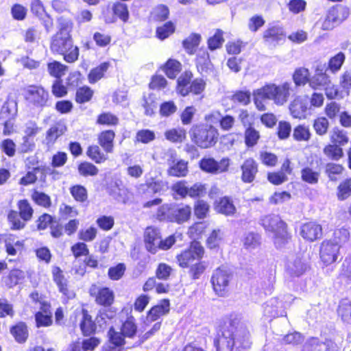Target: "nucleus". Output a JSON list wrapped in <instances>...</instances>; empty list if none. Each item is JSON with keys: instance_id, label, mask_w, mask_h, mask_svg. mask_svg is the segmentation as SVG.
Instances as JSON below:
<instances>
[{"instance_id": "obj_14", "label": "nucleus", "mask_w": 351, "mask_h": 351, "mask_svg": "<svg viewBox=\"0 0 351 351\" xmlns=\"http://www.w3.org/2000/svg\"><path fill=\"white\" fill-rule=\"evenodd\" d=\"M18 116V104L12 99H8L0 109V123L3 125V134L9 136L14 132V123Z\"/></svg>"}, {"instance_id": "obj_29", "label": "nucleus", "mask_w": 351, "mask_h": 351, "mask_svg": "<svg viewBox=\"0 0 351 351\" xmlns=\"http://www.w3.org/2000/svg\"><path fill=\"white\" fill-rule=\"evenodd\" d=\"M308 109L306 100L301 96L295 97L289 104L290 114L295 119H305Z\"/></svg>"}, {"instance_id": "obj_54", "label": "nucleus", "mask_w": 351, "mask_h": 351, "mask_svg": "<svg viewBox=\"0 0 351 351\" xmlns=\"http://www.w3.org/2000/svg\"><path fill=\"white\" fill-rule=\"evenodd\" d=\"M336 196L339 201L351 197V178H346L339 182L336 189Z\"/></svg>"}, {"instance_id": "obj_44", "label": "nucleus", "mask_w": 351, "mask_h": 351, "mask_svg": "<svg viewBox=\"0 0 351 351\" xmlns=\"http://www.w3.org/2000/svg\"><path fill=\"white\" fill-rule=\"evenodd\" d=\"M329 139L330 143L338 145L341 147L349 143L348 132L338 127H335L332 129L329 135Z\"/></svg>"}, {"instance_id": "obj_32", "label": "nucleus", "mask_w": 351, "mask_h": 351, "mask_svg": "<svg viewBox=\"0 0 351 351\" xmlns=\"http://www.w3.org/2000/svg\"><path fill=\"white\" fill-rule=\"evenodd\" d=\"M263 39L268 44H277L285 39L286 35L283 29L278 26H271L267 28L263 33Z\"/></svg>"}, {"instance_id": "obj_57", "label": "nucleus", "mask_w": 351, "mask_h": 351, "mask_svg": "<svg viewBox=\"0 0 351 351\" xmlns=\"http://www.w3.org/2000/svg\"><path fill=\"white\" fill-rule=\"evenodd\" d=\"M210 206L204 199H197L193 204V213L195 217L198 219H204L209 215Z\"/></svg>"}, {"instance_id": "obj_35", "label": "nucleus", "mask_w": 351, "mask_h": 351, "mask_svg": "<svg viewBox=\"0 0 351 351\" xmlns=\"http://www.w3.org/2000/svg\"><path fill=\"white\" fill-rule=\"evenodd\" d=\"M99 144H92L87 147L86 156L95 164L104 163L108 158L107 154Z\"/></svg>"}, {"instance_id": "obj_46", "label": "nucleus", "mask_w": 351, "mask_h": 351, "mask_svg": "<svg viewBox=\"0 0 351 351\" xmlns=\"http://www.w3.org/2000/svg\"><path fill=\"white\" fill-rule=\"evenodd\" d=\"M310 78V71L305 67L296 68L292 74V80L296 87L304 86L309 83Z\"/></svg>"}, {"instance_id": "obj_63", "label": "nucleus", "mask_w": 351, "mask_h": 351, "mask_svg": "<svg viewBox=\"0 0 351 351\" xmlns=\"http://www.w3.org/2000/svg\"><path fill=\"white\" fill-rule=\"evenodd\" d=\"M329 121L325 117H317L313 121V128L318 136H324L329 129Z\"/></svg>"}, {"instance_id": "obj_23", "label": "nucleus", "mask_w": 351, "mask_h": 351, "mask_svg": "<svg viewBox=\"0 0 351 351\" xmlns=\"http://www.w3.org/2000/svg\"><path fill=\"white\" fill-rule=\"evenodd\" d=\"M213 209L217 215L226 217H234L237 213V208L233 198L230 195H223L213 202Z\"/></svg>"}, {"instance_id": "obj_9", "label": "nucleus", "mask_w": 351, "mask_h": 351, "mask_svg": "<svg viewBox=\"0 0 351 351\" xmlns=\"http://www.w3.org/2000/svg\"><path fill=\"white\" fill-rule=\"evenodd\" d=\"M261 224L266 231L273 233L274 243L278 247L285 245L292 239L287 223L278 215H265L261 219Z\"/></svg>"}, {"instance_id": "obj_34", "label": "nucleus", "mask_w": 351, "mask_h": 351, "mask_svg": "<svg viewBox=\"0 0 351 351\" xmlns=\"http://www.w3.org/2000/svg\"><path fill=\"white\" fill-rule=\"evenodd\" d=\"M110 67V62L106 61L101 62L97 66L91 69L87 75L88 82L91 84L97 83L105 77L106 73Z\"/></svg>"}, {"instance_id": "obj_3", "label": "nucleus", "mask_w": 351, "mask_h": 351, "mask_svg": "<svg viewBox=\"0 0 351 351\" xmlns=\"http://www.w3.org/2000/svg\"><path fill=\"white\" fill-rule=\"evenodd\" d=\"M205 250L202 243L193 240L189 246L176 256V261L181 269H188V274L193 280L199 279L206 272L208 264L202 261Z\"/></svg>"}, {"instance_id": "obj_5", "label": "nucleus", "mask_w": 351, "mask_h": 351, "mask_svg": "<svg viewBox=\"0 0 351 351\" xmlns=\"http://www.w3.org/2000/svg\"><path fill=\"white\" fill-rule=\"evenodd\" d=\"M292 92L293 88L289 82L280 84H266L253 92L254 103L258 110L265 111L264 100H272L276 105L282 106L289 100Z\"/></svg>"}, {"instance_id": "obj_39", "label": "nucleus", "mask_w": 351, "mask_h": 351, "mask_svg": "<svg viewBox=\"0 0 351 351\" xmlns=\"http://www.w3.org/2000/svg\"><path fill=\"white\" fill-rule=\"evenodd\" d=\"M329 75L322 69L317 68L314 75L310 78L309 86L313 90H320L327 84Z\"/></svg>"}, {"instance_id": "obj_17", "label": "nucleus", "mask_w": 351, "mask_h": 351, "mask_svg": "<svg viewBox=\"0 0 351 351\" xmlns=\"http://www.w3.org/2000/svg\"><path fill=\"white\" fill-rule=\"evenodd\" d=\"M232 275L223 268H217L210 279L212 287L215 293L219 297L226 296L230 291Z\"/></svg>"}, {"instance_id": "obj_18", "label": "nucleus", "mask_w": 351, "mask_h": 351, "mask_svg": "<svg viewBox=\"0 0 351 351\" xmlns=\"http://www.w3.org/2000/svg\"><path fill=\"white\" fill-rule=\"evenodd\" d=\"M199 169L204 173L218 175L228 171L230 160L228 158H222L219 161L213 157H203L198 162Z\"/></svg>"}, {"instance_id": "obj_60", "label": "nucleus", "mask_w": 351, "mask_h": 351, "mask_svg": "<svg viewBox=\"0 0 351 351\" xmlns=\"http://www.w3.org/2000/svg\"><path fill=\"white\" fill-rule=\"evenodd\" d=\"M344 171V167L341 164L328 162L325 166V173L330 181H336Z\"/></svg>"}, {"instance_id": "obj_37", "label": "nucleus", "mask_w": 351, "mask_h": 351, "mask_svg": "<svg viewBox=\"0 0 351 351\" xmlns=\"http://www.w3.org/2000/svg\"><path fill=\"white\" fill-rule=\"evenodd\" d=\"M94 94L93 89L87 85H83L75 89L74 100L79 105L88 104L92 101Z\"/></svg>"}, {"instance_id": "obj_48", "label": "nucleus", "mask_w": 351, "mask_h": 351, "mask_svg": "<svg viewBox=\"0 0 351 351\" xmlns=\"http://www.w3.org/2000/svg\"><path fill=\"white\" fill-rule=\"evenodd\" d=\"M176 29V26L172 21H167L162 25L158 26L156 28L155 36L160 40H164L173 35Z\"/></svg>"}, {"instance_id": "obj_8", "label": "nucleus", "mask_w": 351, "mask_h": 351, "mask_svg": "<svg viewBox=\"0 0 351 351\" xmlns=\"http://www.w3.org/2000/svg\"><path fill=\"white\" fill-rule=\"evenodd\" d=\"M189 135L192 143L201 149L215 147L219 140L218 129L207 123L193 125L189 130Z\"/></svg>"}, {"instance_id": "obj_61", "label": "nucleus", "mask_w": 351, "mask_h": 351, "mask_svg": "<svg viewBox=\"0 0 351 351\" xmlns=\"http://www.w3.org/2000/svg\"><path fill=\"white\" fill-rule=\"evenodd\" d=\"M23 278V272L21 270L12 269L9 271L8 275L3 278V282L8 288H13L17 285Z\"/></svg>"}, {"instance_id": "obj_7", "label": "nucleus", "mask_w": 351, "mask_h": 351, "mask_svg": "<svg viewBox=\"0 0 351 351\" xmlns=\"http://www.w3.org/2000/svg\"><path fill=\"white\" fill-rule=\"evenodd\" d=\"M349 232L344 228L336 230L335 241L325 239L322 241L319 250L320 262L326 267L335 263L340 255L341 244L348 241Z\"/></svg>"}, {"instance_id": "obj_6", "label": "nucleus", "mask_w": 351, "mask_h": 351, "mask_svg": "<svg viewBox=\"0 0 351 351\" xmlns=\"http://www.w3.org/2000/svg\"><path fill=\"white\" fill-rule=\"evenodd\" d=\"M89 295L94 299L97 305L103 307L96 315L99 324H107L108 321L114 319L118 313V309L112 306L115 302V294L108 287H99L92 284L88 289Z\"/></svg>"}, {"instance_id": "obj_47", "label": "nucleus", "mask_w": 351, "mask_h": 351, "mask_svg": "<svg viewBox=\"0 0 351 351\" xmlns=\"http://www.w3.org/2000/svg\"><path fill=\"white\" fill-rule=\"evenodd\" d=\"M31 199L36 206L40 208L47 210L52 206L51 197L45 192L34 190L31 194Z\"/></svg>"}, {"instance_id": "obj_36", "label": "nucleus", "mask_w": 351, "mask_h": 351, "mask_svg": "<svg viewBox=\"0 0 351 351\" xmlns=\"http://www.w3.org/2000/svg\"><path fill=\"white\" fill-rule=\"evenodd\" d=\"M14 235L10 234L4 241L5 251L8 256H15L18 252L21 253L25 249L24 240L14 241Z\"/></svg>"}, {"instance_id": "obj_10", "label": "nucleus", "mask_w": 351, "mask_h": 351, "mask_svg": "<svg viewBox=\"0 0 351 351\" xmlns=\"http://www.w3.org/2000/svg\"><path fill=\"white\" fill-rule=\"evenodd\" d=\"M143 242L146 250L152 254H155L159 250H170L176 243V237L173 234L162 239L158 228L148 226L143 233Z\"/></svg>"}, {"instance_id": "obj_16", "label": "nucleus", "mask_w": 351, "mask_h": 351, "mask_svg": "<svg viewBox=\"0 0 351 351\" xmlns=\"http://www.w3.org/2000/svg\"><path fill=\"white\" fill-rule=\"evenodd\" d=\"M51 276L58 292L61 293L63 303H68L69 301L76 297L75 291L71 288L69 281L65 277L63 270L59 266L54 265L52 267Z\"/></svg>"}, {"instance_id": "obj_50", "label": "nucleus", "mask_w": 351, "mask_h": 351, "mask_svg": "<svg viewBox=\"0 0 351 351\" xmlns=\"http://www.w3.org/2000/svg\"><path fill=\"white\" fill-rule=\"evenodd\" d=\"M96 124L102 126L116 127L119 124V118L110 112H103L97 115Z\"/></svg>"}, {"instance_id": "obj_58", "label": "nucleus", "mask_w": 351, "mask_h": 351, "mask_svg": "<svg viewBox=\"0 0 351 351\" xmlns=\"http://www.w3.org/2000/svg\"><path fill=\"white\" fill-rule=\"evenodd\" d=\"M320 178V171L313 170L311 167L306 166L301 169L302 180L309 184H317Z\"/></svg>"}, {"instance_id": "obj_49", "label": "nucleus", "mask_w": 351, "mask_h": 351, "mask_svg": "<svg viewBox=\"0 0 351 351\" xmlns=\"http://www.w3.org/2000/svg\"><path fill=\"white\" fill-rule=\"evenodd\" d=\"M188 164L184 160H178L168 168V175L176 178L185 177L189 173Z\"/></svg>"}, {"instance_id": "obj_53", "label": "nucleus", "mask_w": 351, "mask_h": 351, "mask_svg": "<svg viewBox=\"0 0 351 351\" xmlns=\"http://www.w3.org/2000/svg\"><path fill=\"white\" fill-rule=\"evenodd\" d=\"M77 172L82 177H94L99 173V169L91 162L82 161L77 166Z\"/></svg>"}, {"instance_id": "obj_52", "label": "nucleus", "mask_w": 351, "mask_h": 351, "mask_svg": "<svg viewBox=\"0 0 351 351\" xmlns=\"http://www.w3.org/2000/svg\"><path fill=\"white\" fill-rule=\"evenodd\" d=\"M261 138L259 131L255 129L254 125H249L244 130V142L247 147H254Z\"/></svg>"}, {"instance_id": "obj_20", "label": "nucleus", "mask_w": 351, "mask_h": 351, "mask_svg": "<svg viewBox=\"0 0 351 351\" xmlns=\"http://www.w3.org/2000/svg\"><path fill=\"white\" fill-rule=\"evenodd\" d=\"M162 199L155 197L145 201L142 207L145 209H151L154 206H158L154 217L159 221H171L173 205L171 204H162Z\"/></svg>"}, {"instance_id": "obj_2", "label": "nucleus", "mask_w": 351, "mask_h": 351, "mask_svg": "<svg viewBox=\"0 0 351 351\" xmlns=\"http://www.w3.org/2000/svg\"><path fill=\"white\" fill-rule=\"evenodd\" d=\"M57 21L58 29L51 38L49 49L52 53L62 56L66 62L73 63L80 56V49L72 37L73 22L64 16L58 18Z\"/></svg>"}, {"instance_id": "obj_45", "label": "nucleus", "mask_w": 351, "mask_h": 351, "mask_svg": "<svg viewBox=\"0 0 351 351\" xmlns=\"http://www.w3.org/2000/svg\"><path fill=\"white\" fill-rule=\"evenodd\" d=\"M197 70L201 72H207L211 67V61L209 53L206 49H200L195 60Z\"/></svg>"}, {"instance_id": "obj_59", "label": "nucleus", "mask_w": 351, "mask_h": 351, "mask_svg": "<svg viewBox=\"0 0 351 351\" xmlns=\"http://www.w3.org/2000/svg\"><path fill=\"white\" fill-rule=\"evenodd\" d=\"M323 153L331 160H339L343 156V148L332 143L324 147Z\"/></svg>"}, {"instance_id": "obj_33", "label": "nucleus", "mask_w": 351, "mask_h": 351, "mask_svg": "<svg viewBox=\"0 0 351 351\" xmlns=\"http://www.w3.org/2000/svg\"><path fill=\"white\" fill-rule=\"evenodd\" d=\"M66 131V127L59 123L51 125L46 132L45 144L48 147L54 145L57 140L62 136Z\"/></svg>"}, {"instance_id": "obj_11", "label": "nucleus", "mask_w": 351, "mask_h": 351, "mask_svg": "<svg viewBox=\"0 0 351 351\" xmlns=\"http://www.w3.org/2000/svg\"><path fill=\"white\" fill-rule=\"evenodd\" d=\"M17 210L10 209L7 214V221L10 229L14 231L21 230L30 221L34 215V209L30 202L26 199H21L16 202Z\"/></svg>"}, {"instance_id": "obj_64", "label": "nucleus", "mask_w": 351, "mask_h": 351, "mask_svg": "<svg viewBox=\"0 0 351 351\" xmlns=\"http://www.w3.org/2000/svg\"><path fill=\"white\" fill-rule=\"evenodd\" d=\"M55 222L56 217L47 213H42L35 221L36 229L39 231L45 230Z\"/></svg>"}, {"instance_id": "obj_38", "label": "nucleus", "mask_w": 351, "mask_h": 351, "mask_svg": "<svg viewBox=\"0 0 351 351\" xmlns=\"http://www.w3.org/2000/svg\"><path fill=\"white\" fill-rule=\"evenodd\" d=\"M182 69V63L173 58H169L162 66V70L165 74L171 80H174Z\"/></svg>"}, {"instance_id": "obj_1", "label": "nucleus", "mask_w": 351, "mask_h": 351, "mask_svg": "<svg viewBox=\"0 0 351 351\" xmlns=\"http://www.w3.org/2000/svg\"><path fill=\"white\" fill-rule=\"evenodd\" d=\"M240 319L237 315L230 314L219 322L213 345L216 351H245L250 348V333L237 335Z\"/></svg>"}, {"instance_id": "obj_31", "label": "nucleus", "mask_w": 351, "mask_h": 351, "mask_svg": "<svg viewBox=\"0 0 351 351\" xmlns=\"http://www.w3.org/2000/svg\"><path fill=\"white\" fill-rule=\"evenodd\" d=\"M10 333L14 341L23 344L27 342L29 337V328L26 322L19 321L10 327Z\"/></svg>"}, {"instance_id": "obj_51", "label": "nucleus", "mask_w": 351, "mask_h": 351, "mask_svg": "<svg viewBox=\"0 0 351 351\" xmlns=\"http://www.w3.org/2000/svg\"><path fill=\"white\" fill-rule=\"evenodd\" d=\"M69 192L73 199L78 203L84 204L88 202V193L85 186L74 184L70 186Z\"/></svg>"}, {"instance_id": "obj_30", "label": "nucleus", "mask_w": 351, "mask_h": 351, "mask_svg": "<svg viewBox=\"0 0 351 351\" xmlns=\"http://www.w3.org/2000/svg\"><path fill=\"white\" fill-rule=\"evenodd\" d=\"M115 137L116 133L113 130L107 129L102 130L97 134V143L106 153H112Z\"/></svg>"}, {"instance_id": "obj_19", "label": "nucleus", "mask_w": 351, "mask_h": 351, "mask_svg": "<svg viewBox=\"0 0 351 351\" xmlns=\"http://www.w3.org/2000/svg\"><path fill=\"white\" fill-rule=\"evenodd\" d=\"M294 173V165L290 158H285L280 165V168L278 171H271L267 173L266 177L267 181L274 185H280L288 180V176L293 175Z\"/></svg>"}, {"instance_id": "obj_42", "label": "nucleus", "mask_w": 351, "mask_h": 351, "mask_svg": "<svg viewBox=\"0 0 351 351\" xmlns=\"http://www.w3.org/2000/svg\"><path fill=\"white\" fill-rule=\"evenodd\" d=\"M292 136L296 142H308L312 134L308 125L300 123L293 128Z\"/></svg>"}, {"instance_id": "obj_12", "label": "nucleus", "mask_w": 351, "mask_h": 351, "mask_svg": "<svg viewBox=\"0 0 351 351\" xmlns=\"http://www.w3.org/2000/svg\"><path fill=\"white\" fill-rule=\"evenodd\" d=\"M21 95L28 106L40 109L48 107L50 103L49 90L40 84H27L21 88Z\"/></svg>"}, {"instance_id": "obj_13", "label": "nucleus", "mask_w": 351, "mask_h": 351, "mask_svg": "<svg viewBox=\"0 0 351 351\" xmlns=\"http://www.w3.org/2000/svg\"><path fill=\"white\" fill-rule=\"evenodd\" d=\"M193 78L191 71H184L177 79L176 85V93L182 97L189 94L198 95L202 94L206 88V82L202 78Z\"/></svg>"}, {"instance_id": "obj_25", "label": "nucleus", "mask_w": 351, "mask_h": 351, "mask_svg": "<svg viewBox=\"0 0 351 351\" xmlns=\"http://www.w3.org/2000/svg\"><path fill=\"white\" fill-rule=\"evenodd\" d=\"M241 180L243 183H252L256 178L259 165L256 160L250 157L244 160L240 166Z\"/></svg>"}, {"instance_id": "obj_43", "label": "nucleus", "mask_w": 351, "mask_h": 351, "mask_svg": "<svg viewBox=\"0 0 351 351\" xmlns=\"http://www.w3.org/2000/svg\"><path fill=\"white\" fill-rule=\"evenodd\" d=\"M170 14L169 8L164 4L155 6L149 14V20L154 23H162L168 19Z\"/></svg>"}, {"instance_id": "obj_22", "label": "nucleus", "mask_w": 351, "mask_h": 351, "mask_svg": "<svg viewBox=\"0 0 351 351\" xmlns=\"http://www.w3.org/2000/svg\"><path fill=\"white\" fill-rule=\"evenodd\" d=\"M300 235L306 242H315L323 236L322 226L315 220L305 221L300 227Z\"/></svg>"}, {"instance_id": "obj_28", "label": "nucleus", "mask_w": 351, "mask_h": 351, "mask_svg": "<svg viewBox=\"0 0 351 351\" xmlns=\"http://www.w3.org/2000/svg\"><path fill=\"white\" fill-rule=\"evenodd\" d=\"M112 17L111 19L106 16L105 21L106 23H114L117 19H119L123 23L128 22L130 19V12L128 5L121 1H115L112 5Z\"/></svg>"}, {"instance_id": "obj_21", "label": "nucleus", "mask_w": 351, "mask_h": 351, "mask_svg": "<svg viewBox=\"0 0 351 351\" xmlns=\"http://www.w3.org/2000/svg\"><path fill=\"white\" fill-rule=\"evenodd\" d=\"M164 186L162 180L156 177H152L138 185L136 189L137 195L141 199H147L163 191Z\"/></svg>"}, {"instance_id": "obj_4", "label": "nucleus", "mask_w": 351, "mask_h": 351, "mask_svg": "<svg viewBox=\"0 0 351 351\" xmlns=\"http://www.w3.org/2000/svg\"><path fill=\"white\" fill-rule=\"evenodd\" d=\"M121 313H124V319H120L119 331L111 326L108 331L109 345L104 351H123L126 343L125 339H134L138 336V326L136 317L132 314V308H123Z\"/></svg>"}, {"instance_id": "obj_55", "label": "nucleus", "mask_w": 351, "mask_h": 351, "mask_svg": "<svg viewBox=\"0 0 351 351\" xmlns=\"http://www.w3.org/2000/svg\"><path fill=\"white\" fill-rule=\"evenodd\" d=\"M47 71L50 76L56 80H60L65 75L68 69L67 66L58 60H53L47 63Z\"/></svg>"}, {"instance_id": "obj_27", "label": "nucleus", "mask_w": 351, "mask_h": 351, "mask_svg": "<svg viewBox=\"0 0 351 351\" xmlns=\"http://www.w3.org/2000/svg\"><path fill=\"white\" fill-rule=\"evenodd\" d=\"M170 311V301L165 298L152 306L146 314V320L149 322H156L160 317L167 315Z\"/></svg>"}, {"instance_id": "obj_40", "label": "nucleus", "mask_w": 351, "mask_h": 351, "mask_svg": "<svg viewBox=\"0 0 351 351\" xmlns=\"http://www.w3.org/2000/svg\"><path fill=\"white\" fill-rule=\"evenodd\" d=\"M202 41V36L199 33H191L182 41V47L189 55L195 53Z\"/></svg>"}, {"instance_id": "obj_15", "label": "nucleus", "mask_w": 351, "mask_h": 351, "mask_svg": "<svg viewBox=\"0 0 351 351\" xmlns=\"http://www.w3.org/2000/svg\"><path fill=\"white\" fill-rule=\"evenodd\" d=\"M350 9L343 4H335L327 11L322 23L324 30L332 29L334 26L340 25L346 21L350 15Z\"/></svg>"}, {"instance_id": "obj_26", "label": "nucleus", "mask_w": 351, "mask_h": 351, "mask_svg": "<svg viewBox=\"0 0 351 351\" xmlns=\"http://www.w3.org/2000/svg\"><path fill=\"white\" fill-rule=\"evenodd\" d=\"M35 324L37 328L49 327L53 325L51 305L47 301L40 302V311L34 314Z\"/></svg>"}, {"instance_id": "obj_62", "label": "nucleus", "mask_w": 351, "mask_h": 351, "mask_svg": "<svg viewBox=\"0 0 351 351\" xmlns=\"http://www.w3.org/2000/svg\"><path fill=\"white\" fill-rule=\"evenodd\" d=\"M345 60V54L340 51L328 60L327 69L332 73H336L341 69Z\"/></svg>"}, {"instance_id": "obj_41", "label": "nucleus", "mask_w": 351, "mask_h": 351, "mask_svg": "<svg viewBox=\"0 0 351 351\" xmlns=\"http://www.w3.org/2000/svg\"><path fill=\"white\" fill-rule=\"evenodd\" d=\"M191 217V208L189 205L185 204L180 207L174 208L173 206L171 221L178 223L186 222Z\"/></svg>"}, {"instance_id": "obj_24", "label": "nucleus", "mask_w": 351, "mask_h": 351, "mask_svg": "<svg viewBox=\"0 0 351 351\" xmlns=\"http://www.w3.org/2000/svg\"><path fill=\"white\" fill-rule=\"evenodd\" d=\"M80 314L81 318L79 321V328L82 335L83 337L95 335L97 331V325L89 311L82 307Z\"/></svg>"}, {"instance_id": "obj_56", "label": "nucleus", "mask_w": 351, "mask_h": 351, "mask_svg": "<svg viewBox=\"0 0 351 351\" xmlns=\"http://www.w3.org/2000/svg\"><path fill=\"white\" fill-rule=\"evenodd\" d=\"M164 135L167 140L173 143H180L186 138V130L182 128L167 130Z\"/></svg>"}]
</instances>
